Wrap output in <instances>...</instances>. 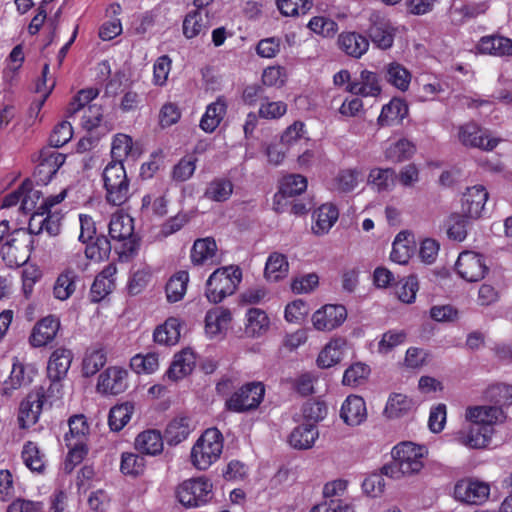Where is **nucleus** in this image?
<instances>
[{"mask_svg":"<svg viewBox=\"0 0 512 512\" xmlns=\"http://www.w3.org/2000/svg\"><path fill=\"white\" fill-rule=\"evenodd\" d=\"M134 234L133 219L129 215L116 214L109 222V236L120 241Z\"/></svg>","mask_w":512,"mask_h":512,"instance_id":"09e8293b","label":"nucleus"},{"mask_svg":"<svg viewBox=\"0 0 512 512\" xmlns=\"http://www.w3.org/2000/svg\"><path fill=\"white\" fill-rule=\"evenodd\" d=\"M66 156L50 147L40 151L39 163L34 171L37 184L47 185L64 164Z\"/></svg>","mask_w":512,"mask_h":512,"instance_id":"f8f14e48","label":"nucleus"},{"mask_svg":"<svg viewBox=\"0 0 512 512\" xmlns=\"http://www.w3.org/2000/svg\"><path fill=\"white\" fill-rule=\"evenodd\" d=\"M78 275L72 269L63 271L54 284L53 294L59 300H67L76 289V280Z\"/></svg>","mask_w":512,"mask_h":512,"instance_id":"de8ad7c7","label":"nucleus"},{"mask_svg":"<svg viewBox=\"0 0 512 512\" xmlns=\"http://www.w3.org/2000/svg\"><path fill=\"white\" fill-rule=\"evenodd\" d=\"M307 178L300 174H290L282 178L279 194L283 198L302 194L307 189Z\"/></svg>","mask_w":512,"mask_h":512,"instance_id":"4d7b16f0","label":"nucleus"},{"mask_svg":"<svg viewBox=\"0 0 512 512\" xmlns=\"http://www.w3.org/2000/svg\"><path fill=\"white\" fill-rule=\"evenodd\" d=\"M346 91L361 97H378L382 92L380 77L376 72L364 69L346 86Z\"/></svg>","mask_w":512,"mask_h":512,"instance_id":"6ab92c4d","label":"nucleus"},{"mask_svg":"<svg viewBox=\"0 0 512 512\" xmlns=\"http://www.w3.org/2000/svg\"><path fill=\"white\" fill-rule=\"evenodd\" d=\"M60 327V320L55 315H48L41 318L35 323L31 330L28 339L29 344L33 348L46 347L54 341Z\"/></svg>","mask_w":512,"mask_h":512,"instance_id":"4468645a","label":"nucleus"},{"mask_svg":"<svg viewBox=\"0 0 512 512\" xmlns=\"http://www.w3.org/2000/svg\"><path fill=\"white\" fill-rule=\"evenodd\" d=\"M196 364L195 353L190 348L182 349L174 355L173 361L166 372L172 381L183 379L191 374Z\"/></svg>","mask_w":512,"mask_h":512,"instance_id":"a878e982","label":"nucleus"},{"mask_svg":"<svg viewBox=\"0 0 512 512\" xmlns=\"http://www.w3.org/2000/svg\"><path fill=\"white\" fill-rule=\"evenodd\" d=\"M346 340L336 338L328 342L317 357V365L320 368H330L339 363L343 357Z\"/></svg>","mask_w":512,"mask_h":512,"instance_id":"4c0bfd02","label":"nucleus"},{"mask_svg":"<svg viewBox=\"0 0 512 512\" xmlns=\"http://www.w3.org/2000/svg\"><path fill=\"white\" fill-rule=\"evenodd\" d=\"M134 406L130 402L115 405L110 409L108 424L112 431L119 432L130 421Z\"/></svg>","mask_w":512,"mask_h":512,"instance_id":"8fccbe9b","label":"nucleus"},{"mask_svg":"<svg viewBox=\"0 0 512 512\" xmlns=\"http://www.w3.org/2000/svg\"><path fill=\"white\" fill-rule=\"evenodd\" d=\"M368 36L372 43L379 49L387 50L392 47L395 38V29L389 20L378 14L370 17Z\"/></svg>","mask_w":512,"mask_h":512,"instance_id":"dca6fc26","label":"nucleus"},{"mask_svg":"<svg viewBox=\"0 0 512 512\" xmlns=\"http://www.w3.org/2000/svg\"><path fill=\"white\" fill-rule=\"evenodd\" d=\"M426 452L424 446L412 442L399 443L392 449V462L384 465L381 472L393 479L416 474L424 466Z\"/></svg>","mask_w":512,"mask_h":512,"instance_id":"f03ea898","label":"nucleus"},{"mask_svg":"<svg viewBox=\"0 0 512 512\" xmlns=\"http://www.w3.org/2000/svg\"><path fill=\"white\" fill-rule=\"evenodd\" d=\"M189 282V273L185 270L178 271L170 277L165 286L168 302L175 303L183 299Z\"/></svg>","mask_w":512,"mask_h":512,"instance_id":"a18cd8bd","label":"nucleus"},{"mask_svg":"<svg viewBox=\"0 0 512 512\" xmlns=\"http://www.w3.org/2000/svg\"><path fill=\"white\" fill-rule=\"evenodd\" d=\"M234 185L228 178L217 177L210 181L204 197L214 202H225L233 193Z\"/></svg>","mask_w":512,"mask_h":512,"instance_id":"c03bdc74","label":"nucleus"},{"mask_svg":"<svg viewBox=\"0 0 512 512\" xmlns=\"http://www.w3.org/2000/svg\"><path fill=\"white\" fill-rule=\"evenodd\" d=\"M370 367L362 362L350 365L344 372L342 383L346 386L356 387L364 383L370 375Z\"/></svg>","mask_w":512,"mask_h":512,"instance_id":"680f3d73","label":"nucleus"},{"mask_svg":"<svg viewBox=\"0 0 512 512\" xmlns=\"http://www.w3.org/2000/svg\"><path fill=\"white\" fill-rule=\"evenodd\" d=\"M410 233L406 231L399 232L392 244L390 259L392 262L405 265L409 262L414 253V245L409 240Z\"/></svg>","mask_w":512,"mask_h":512,"instance_id":"a19ab883","label":"nucleus"},{"mask_svg":"<svg viewBox=\"0 0 512 512\" xmlns=\"http://www.w3.org/2000/svg\"><path fill=\"white\" fill-rule=\"evenodd\" d=\"M117 267L114 263H109L95 277L89 292L90 301L99 303L105 299L115 288V274Z\"/></svg>","mask_w":512,"mask_h":512,"instance_id":"412c9836","label":"nucleus"},{"mask_svg":"<svg viewBox=\"0 0 512 512\" xmlns=\"http://www.w3.org/2000/svg\"><path fill=\"white\" fill-rule=\"evenodd\" d=\"M63 214L60 211H34L28 223V229L33 235L46 231L50 236L60 232Z\"/></svg>","mask_w":512,"mask_h":512,"instance_id":"a211bd4d","label":"nucleus"},{"mask_svg":"<svg viewBox=\"0 0 512 512\" xmlns=\"http://www.w3.org/2000/svg\"><path fill=\"white\" fill-rule=\"evenodd\" d=\"M270 326L267 313L259 308H250L246 312L245 333L250 337L265 334Z\"/></svg>","mask_w":512,"mask_h":512,"instance_id":"58836bf2","label":"nucleus"},{"mask_svg":"<svg viewBox=\"0 0 512 512\" xmlns=\"http://www.w3.org/2000/svg\"><path fill=\"white\" fill-rule=\"evenodd\" d=\"M193 430L191 419L187 416H177L166 426L164 438L170 446L178 445L188 438Z\"/></svg>","mask_w":512,"mask_h":512,"instance_id":"c756f323","label":"nucleus"},{"mask_svg":"<svg viewBox=\"0 0 512 512\" xmlns=\"http://www.w3.org/2000/svg\"><path fill=\"white\" fill-rule=\"evenodd\" d=\"M477 49L482 54L512 55V40L499 35L484 36L479 40Z\"/></svg>","mask_w":512,"mask_h":512,"instance_id":"72a5a7b5","label":"nucleus"},{"mask_svg":"<svg viewBox=\"0 0 512 512\" xmlns=\"http://www.w3.org/2000/svg\"><path fill=\"white\" fill-rule=\"evenodd\" d=\"M228 104L224 96H218L210 103L202 115L199 127L206 133H213L220 125L227 113Z\"/></svg>","mask_w":512,"mask_h":512,"instance_id":"b1692460","label":"nucleus"},{"mask_svg":"<svg viewBox=\"0 0 512 512\" xmlns=\"http://www.w3.org/2000/svg\"><path fill=\"white\" fill-rule=\"evenodd\" d=\"M468 218L464 214L453 213L448 219L447 235L449 239L462 242L467 237Z\"/></svg>","mask_w":512,"mask_h":512,"instance_id":"338daca9","label":"nucleus"},{"mask_svg":"<svg viewBox=\"0 0 512 512\" xmlns=\"http://www.w3.org/2000/svg\"><path fill=\"white\" fill-rule=\"evenodd\" d=\"M415 151V145L408 139L402 138L387 147L385 156L392 162L400 163L411 158Z\"/></svg>","mask_w":512,"mask_h":512,"instance_id":"6e6d98bb","label":"nucleus"},{"mask_svg":"<svg viewBox=\"0 0 512 512\" xmlns=\"http://www.w3.org/2000/svg\"><path fill=\"white\" fill-rule=\"evenodd\" d=\"M232 320L231 312L228 308L215 307L207 311L205 316V331L210 336L220 334L227 329Z\"/></svg>","mask_w":512,"mask_h":512,"instance_id":"e433bc0d","label":"nucleus"},{"mask_svg":"<svg viewBox=\"0 0 512 512\" xmlns=\"http://www.w3.org/2000/svg\"><path fill=\"white\" fill-rule=\"evenodd\" d=\"M130 366L138 374H152L159 367L158 354L154 352H149L146 355L137 354L131 358Z\"/></svg>","mask_w":512,"mask_h":512,"instance_id":"69168bd1","label":"nucleus"},{"mask_svg":"<svg viewBox=\"0 0 512 512\" xmlns=\"http://www.w3.org/2000/svg\"><path fill=\"white\" fill-rule=\"evenodd\" d=\"M206 24L205 17L200 10L190 11L183 20V34L187 39H192L206 29Z\"/></svg>","mask_w":512,"mask_h":512,"instance_id":"052dcab7","label":"nucleus"},{"mask_svg":"<svg viewBox=\"0 0 512 512\" xmlns=\"http://www.w3.org/2000/svg\"><path fill=\"white\" fill-rule=\"evenodd\" d=\"M489 495L490 485L478 479L464 478L454 486L455 499L466 504L481 505L488 500Z\"/></svg>","mask_w":512,"mask_h":512,"instance_id":"1a4fd4ad","label":"nucleus"},{"mask_svg":"<svg viewBox=\"0 0 512 512\" xmlns=\"http://www.w3.org/2000/svg\"><path fill=\"white\" fill-rule=\"evenodd\" d=\"M486 397L495 402L494 406H474L466 410V418L471 423L489 425L493 427L497 422L505 419L503 406L512 404V386L497 384L489 387Z\"/></svg>","mask_w":512,"mask_h":512,"instance_id":"f257e3e1","label":"nucleus"},{"mask_svg":"<svg viewBox=\"0 0 512 512\" xmlns=\"http://www.w3.org/2000/svg\"><path fill=\"white\" fill-rule=\"evenodd\" d=\"M106 352L102 348L88 349L82 361V374L91 377L100 371L106 364Z\"/></svg>","mask_w":512,"mask_h":512,"instance_id":"603ef678","label":"nucleus"},{"mask_svg":"<svg viewBox=\"0 0 512 512\" xmlns=\"http://www.w3.org/2000/svg\"><path fill=\"white\" fill-rule=\"evenodd\" d=\"M73 136V128L70 122L64 120L56 124L49 136V147L60 148L67 144Z\"/></svg>","mask_w":512,"mask_h":512,"instance_id":"774afa93","label":"nucleus"},{"mask_svg":"<svg viewBox=\"0 0 512 512\" xmlns=\"http://www.w3.org/2000/svg\"><path fill=\"white\" fill-rule=\"evenodd\" d=\"M459 141L466 147L493 150L498 145L496 138H489L475 122H468L458 129Z\"/></svg>","mask_w":512,"mask_h":512,"instance_id":"2eb2a0df","label":"nucleus"},{"mask_svg":"<svg viewBox=\"0 0 512 512\" xmlns=\"http://www.w3.org/2000/svg\"><path fill=\"white\" fill-rule=\"evenodd\" d=\"M176 497L186 508L204 506L213 498V484L205 476L187 479L178 485Z\"/></svg>","mask_w":512,"mask_h":512,"instance_id":"0eeeda50","label":"nucleus"},{"mask_svg":"<svg viewBox=\"0 0 512 512\" xmlns=\"http://www.w3.org/2000/svg\"><path fill=\"white\" fill-rule=\"evenodd\" d=\"M106 201L121 206L130 197V181L125 167L120 161H110L102 173Z\"/></svg>","mask_w":512,"mask_h":512,"instance_id":"423d86ee","label":"nucleus"},{"mask_svg":"<svg viewBox=\"0 0 512 512\" xmlns=\"http://www.w3.org/2000/svg\"><path fill=\"white\" fill-rule=\"evenodd\" d=\"M315 223L312 231L316 235L327 234L339 217V211L336 205L331 203L322 204L313 214Z\"/></svg>","mask_w":512,"mask_h":512,"instance_id":"2f4dec72","label":"nucleus"},{"mask_svg":"<svg viewBox=\"0 0 512 512\" xmlns=\"http://www.w3.org/2000/svg\"><path fill=\"white\" fill-rule=\"evenodd\" d=\"M33 242V234L29 229H15L8 234L0 250L5 265L9 268L25 265L30 259Z\"/></svg>","mask_w":512,"mask_h":512,"instance_id":"39448f33","label":"nucleus"},{"mask_svg":"<svg viewBox=\"0 0 512 512\" xmlns=\"http://www.w3.org/2000/svg\"><path fill=\"white\" fill-rule=\"evenodd\" d=\"M66 445L69 448V452L65 459L64 468L65 471L70 473L72 470L79 465L88 454V446L84 441H74L65 434Z\"/></svg>","mask_w":512,"mask_h":512,"instance_id":"3c124183","label":"nucleus"},{"mask_svg":"<svg viewBox=\"0 0 512 512\" xmlns=\"http://www.w3.org/2000/svg\"><path fill=\"white\" fill-rule=\"evenodd\" d=\"M146 461L141 455L132 452H123L121 455L120 471L124 475L137 477L145 471Z\"/></svg>","mask_w":512,"mask_h":512,"instance_id":"bf43d9fd","label":"nucleus"},{"mask_svg":"<svg viewBox=\"0 0 512 512\" xmlns=\"http://www.w3.org/2000/svg\"><path fill=\"white\" fill-rule=\"evenodd\" d=\"M493 432L494 428L489 425L471 423L465 437V442L472 448L486 447L491 440Z\"/></svg>","mask_w":512,"mask_h":512,"instance_id":"864d4df0","label":"nucleus"},{"mask_svg":"<svg viewBox=\"0 0 512 512\" xmlns=\"http://www.w3.org/2000/svg\"><path fill=\"white\" fill-rule=\"evenodd\" d=\"M340 416L347 425H360L367 418L364 399L358 395H349L341 406Z\"/></svg>","mask_w":512,"mask_h":512,"instance_id":"393cba45","label":"nucleus"},{"mask_svg":"<svg viewBox=\"0 0 512 512\" xmlns=\"http://www.w3.org/2000/svg\"><path fill=\"white\" fill-rule=\"evenodd\" d=\"M224 439L215 427L206 429L191 449V463L198 470H207L221 456Z\"/></svg>","mask_w":512,"mask_h":512,"instance_id":"20e7f679","label":"nucleus"},{"mask_svg":"<svg viewBox=\"0 0 512 512\" xmlns=\"http://www.w3.org/2000/svg\"><path fill=\"white\" fill-rule=\"evenodd\" d=\"M408 114L406 102L400 98H392L388 104L382 107L378 117L380 126H393L399 124Z\"/></svg>","mask_w":512,"mask_h":512,"instance_id":"473e14b6","label":"nucleus"},{"mask_svg":"<svg viewBox=\"0 0 512 512\" xmlns=\"http://www.w3.org/2000/svg\"><path fill=\"white\" fill-rule=\"evenodd\" d=\"M135 448L141 454L156 456L163 452V436L156 429H148L137 435Z\"/></svg>","mask_w":512,"mask_h":512,"instance_id":"c85d7f7f","label":"nucleus"},{"mask_svg":"<svg viewBox=\"0 0 512 512\" xmlns=\"http://www.w3.org/2000/svg\"><path fill=\"white\" fill-rule=\"evenodd\" d=\"M265 395V386L261 382H250L241 386L226 400V409L243 413L259 407Z\"/></svg>","mask_w":512,"mask_h":512,"instance_id":"6e6552de","label":"nucleus"},{"mask_svg":"<svg viewBox=\"0 0 512 512\" xmlns=\"http://www.w3.org/2000/svg\"><path fill=\"white\" fill-rule=\"evenodd\" d=\"M288 270L287 257L284 254L274 252L269 255L266 261L264 274L268 280L276 282L286 277Z\"/></svg>","mask_w":512,"mask_h":512,"instance_id":"49530a36","label":"nucleus"},{"mask_svg":"<svg viewBox=\"0 0 512 512\" xmlns=\"http://www.w3.org/2000/svg\"><path fill=\"white\" fill-rule=\"evenodd\" d=\"M339 48L348 56L359 59L369 49V39L358 32H342L338 36Z\"/></svg>","mask_w":512,"mask_h":512,"instance_id":"bb28decb","label":"nucleus"},{"mask_svg":"<svg viewBox=\"0 0 512 512\" xmlns=\"http://www.w3.org/2000/svg\"><path fill=\"white\" fill-rule=\"evenodd\" d=\"M31 392L38 395L39 402H42L41 404L46 410L62 403L63 385L59 380L49 379L48 386L35 387Z\"/></svg>","mask_w":512,"mask_h":512,"instance_id":"c9c22d12","label":"nucleus"},{"mask_svg":"<svg viewBox=\"0 0 512 512\" xmlns=\"http://www.w3.org/2000/svg\"><path fill=\"white\" fill-rule=\"evenodd\" d=\"M197 161V158L191 154L182 157L172 169V179L176 182H185L189 180L196 170Z\"/></svg>","mask_w":512,"mask_h":512,"instance_id":"e2e57ef3","label":"nucleus"},{"mask_svg":"<svg viewBox=\"0 0 512 512\" xmlns=\"http://www.w3.org/2000/svg\"><path fill=\"white\" fill-rule=\"evenodd\" d=\"M21 458L31 472L44 473L46 469L45 455L35 442L27 441L23 445Z\"/></svg>","mask_w":512,"mask_h":512,"instance_id":"ea45409f","label":"nucleus"},{"mask_svg":"<svg viewBox=\"0 0 512 512\" xmlns=\"http://www.w3.org/2000/svg\"><path fill=\"white\" fill-rule=\"evenodd\" d=\"M489 194L483 185L468 187L462 195V212L471 219L482 217Z\"/></svg>","mask_w":512,"mask_h":512,"instance_id":"f3484780","label":"nucleus"},{"mask_svg":"<svg viewBox=\"0 0 512 512\" xmlns=\"http://www.w3.org/2000/svg\"><path fill=\"white\" fill-rule=\"evenodd\" d=\"M181 322L178 318L169 317L158 325L153 332V340L160 345L172 346L180 339Z\"/></svg>","mask_w":512,"mask_h":512,"instance_id":"f704fd0d","label":"nucleus"},{"mask_svg":"<svg viewBox=\"0 0 512 512\" xmlns=\"http://www.w3.org/2000/svg\"><path fill=\"white\" fill-rule=\"evenodd\" d=\"M318 438V429L315 424L306 423L293 429L289 436V443L297 449L311 448Z\"/></svg>","mask_w":512,"mask_h":512,"instance_id":"79ce46f5","label":"nucleus"},{"mask_svg":"<svg viewBox=\"0 0 512 512\" xmlns=\"http://www.w3.org/2000/svg\"><path fill=\"white\" fill-rule=\"evenodd\" d=\"M241 281L242 270L239 266L217 268L206 281L205 296L210 303L218 304L234 294Z\"/></svg>","mask_w":512,"mask_h":512,"instance_id":"7ed1b4c3","label":"nucleus"},{"mask_svg":"<svg viewBox=\"0 0 512 512\" xmlns=\"http://www.w3.org/2000/svg\"><path fill=\"white\" fill-rule=\"evenodd\" d=\"M73 352L65 347L56 348L50 355L47 363L48 379L62 381L70 369Z\"/></svg>","mask_w":512,"mask_h":512,"instance_id":"5701e85b","label":"nucleus"},{"mask_svg":"<svg viewBox=\"0 0 512 512\" xmlns=\"http://www.w3.org/2000/svg\"><path fill=\"white\" fill-rule=\"evenodd\" d=\"M411 78L410 71L400 63L391 62L385 67L386 81L402 92L409 89Z\"/></svg>","mask_w":512,"mask_h":512,"instance_id":"37998d69","label":"nucleus"},{"mask_svg":"<svg viewBox=\"0 0 512 512\" xmlns=\"http://www.w3.org/2000/svg\"><path fill=\"white\" fill-rule=\"evenodd\" d=\"M39 198V191L32 189V183L24 181L16 190L8 193L2 200V208H10L21 203V209L31 210L34 207L33 198Z\"/></svg>","mask_w":512,"mask_h":512,"instance_id":"cd10ccee","label":"nucleus"},{"mask_svg":"<svg viewBox=\"0 0 512 512\" xmlns=\"http://www.w3.org/2000/svg\"><path fill=\"white\" fill-rule=\"evenodd\" d=\"M412 406V399L401 393H393L388 398L384 412L388 418H399L408 413Z\"/></svg>","mask_w":512,"mask_h":512,"instance_id":"5fc2aeb1","label":"nucleus"},{"mask_svg":"<svg viewBox=\"0 0 512 512\" xmlns=\"http://www.w3.org/2000/svg\"><path fill=\"white\" fill-rule=\"evenodd\" d=\"M127 369L119 366H110L100 373L96 389L103 395H118L128 388Z\"/></svg>","mask_w":512,"mask_h":512,"instance_id":"9b49d317","label":"nucleus"},{"mask_svg":"<svg viewBox=\"0 0 512 512\" xmlns=\"http://www.w3.org/2000/svg\"><path fill=\"white\" fill-rule=\"evenodd\" d=\"M86 244L85 256L87 259L101 262L109 258L112 247L108 237L99 235L95 238L94 242Z\"/></svg>","mask_w":512,"mask_h":512,"instance_id":"13d9d810","label":"nucleus"},{"mask_svg":"<svg viewBox=\"0 0 512 512\" xmlns=\"http://www.w3.org/2000/svg\"><path fill=\"white\" fill-rule=\"evenodd\" d=\"M279 12L285 17L305 15L311 9V0H276Z\"/></svg>","mask_w":512,"mask_h":512,"instance_id":"0e129e2a","label":"nucleus"},{"mask_svg":"<svg viewBox=\"0 0 512 512\" xmlns=\"http://www.w3.org/2000/svg\"><path fill=\"white\" fill-rule=\"evenodd\" d=\"M193 265H215L220 262L217 259V244L214 238L206 237L194 241L190 252Z\"/></svg>","mask_w":512,"mask_h":512,"instance_id":"4be33fe9","label":"nucleus"},{"mask_svg":"<svg viewBox=\"0 0 512 512\" xmlns=\"http://www.w3.org/2000/svg\"><path fill=\"white\" fill-rule=\"evenodd\" d=\"M457 274L467 282H478L488 272L484 256L474 251H463L455 264Z\"/></svg>","mask_w":512,"mask_h":512,"instance_id":"9d476101","label":"nucleus"},{"mask_svg":"<svg viewBox=\"0 0 512 512\" xmlns=\"http://www.w3.org/2000/svg\"><path fill=\"white\" fill-rule=\"evenodd\" d=\"M347 318V310L341 304H326L312 315V323L318 331H332L340 327Z\"/></svg>","mask_w":512,"mask_h":512,"instance_id":"ddd939ff","label":"nucleus"},{"mask_svg":"<svg viewBox=\"0 0 512 512\" xmlns=\"http://www.w3.org/2000/svg\"><path fill=\"white\" fill-rule=\"evenodd\" d=\"M41 403L38 395L32 392H29L20 402L17 415L20 429L27 430L39 421L42 412L46 410Z\"/></svg>","mask_w":512,"mask_h":512,"instance_id":"aec40b11","label":"nucleus"},{"mask_svg":"<svg viewBox=\"0 0 512 512\" xmlns=\"http://www.w3.org/2000/svg\"><path fill=\"white\" fill-rule=\"evenodd\" d=\"M32 369L27 371L25 365L19 361H15L8 379H6L1 387V394L11 396L13 392L22 386L29 385L32 382Z\"/></svg>","mask_w":512,"mask_h":512,"instance_id":"7c9ffc66","label":"nucleus"}]
</instances>
